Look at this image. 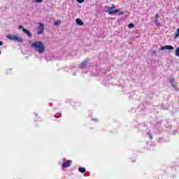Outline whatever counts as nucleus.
<instances>
[{
  "label": "nucleus",
  "instance_id": "15",
  "mask_svg": "<svg viewBox=\"0 0 179 179\" xmlns=\"http://www.w3.org/2000/svg\"><path fill=\"white\" fill-rule=\"evenodd\" d=\"M176 57H179V47L177 48V49L176 50Z\"/></svg>",
  "mask_w": 179,
  "mask_h": 179
},
{
  "label": "nucleus",
  "instance_id": "24",
  "mask_svg": "<svg viewBox=\"0 0 179 179\" xmlns=\"http://www.w3.org/2000/svg\"><path fill=\"white\" fill-rule=\"evenodd\" d=\"M155 19H159V14H156Z\"/></svg>",
  "mask_w": 179,
  "mask_h": 179
},
{
  "label": "nucleus",
  "instance_id": "21",
  "mask_svg": "<svg viewBox=\"0 0 179 179\" xmlns=\"http://www.w3.org/2000/svg\"><path fill=\"white\" fill-rule=\"evenodd\" d=\"M35 2H36L37 3H41V2H43V0H35Z\"/></svg>",
  "mask_w": 179,
  "mask_h": 179
},
{
  "label": "nucleus",
  "instance_id": "27",
  "mask_svg": "<svg viewBox=\"0 0 179 179\" xmlns=\"http://www.w3.org/2000/svg\"><path fill=\"white\" fill-rule=\"evenodd\" d=\"M0 55H1V51H0Z\"/></svg>",
  "mask_w": 179,
  "mask_h": 179
},
{
  "label": "nucleus",
  "instance_id": "6",
  "mask_svg": "<svg viewBox=\"0 0 179 179\" xmlns=\"http://www.w3.org/2000/svg\"><path fill=\"white\" fill-rule=\"evenodd\" d=\"M159 50L161 51H163V50H174V47L171 45H165V46L161 47Z\"/></svg>",
  "mask_w": 179,
  "mask_h": 179
},
{
  "label": "nucleus",
  "instance_id": "1",
  "mask_svg": "<svg viewBox=\"0 0 179 179\" xmlns=\"http://www.w3.org/2000/svg\"><path fill=\"white\" fill-rule=\"evenodd\" d=\"M31 48H34L38 54H43L45 51V46L41 41H36L31 45Z\"/></svg>",
  "mask_w": 179,
  "mask_h": 179
},
{
  "label": "nucleus",
  "instance_id": "19",
  "mask_svg": "<svg viewBox=\"0 0 179 179\" xmlns=\"http://www.w3.org/2000/svg\"><path fill=\"white\" fill-rule=\"evenodd\" d=\"M108 79L107 78H105L104 80L103 81V85H107L106 82H108Z\"/></svg>",
  "mask_w": 179,
  "mask_h": 179
},
{
  "label": "nucleus",
  "instance_id": "25",
  "mask_svg": "<svg viewBox=\"0 0 179 179\" xmlns=\"http://www.w3.org/2000/svg\"><path fill=\"white\" fill-rule=\"evenodd\" d=\"M3 43L2 41H0V45H3Z\"/></svg>",
  "mask_w": 179,
  "mask_h": 179
},
{
  "label": "nucleus",
  "instance_id": "9",
  "mask_svg": "<svg viewBox=\"0 0 179 179\" xmlns=\"http://www.w3.org/2000/svg\"><path fill=\"white\" fill-rule=\"evenodd\" d=\"M76 22L77 24H78L79 26H83V22L82 20L78 18V19H76Z\"/></svg>",
  "mask_w": 179,
  "mask_h": 179
},
{
  "label": "nucleus",
  "instance_id": "18",
  "mask_svg": "<svg viewBox=\"0 0 179 179\" xmlns=\"http://www.w3.org/2000/svg\"><path fill=\"white\" fill-rule=\"evenodd\" d=\"M176 37H179V28L176 30Z\"/></svg>",
  "mask_w": 179,
  "mask_h": 179
},
{
  "label": "nucleus",
  "instance_id": "13",
  "mask_svg": "<svg viewBox=\"0 0 179 179\" xmlns=\"http://www.w3.org/2000/svg\"><path fill=\"white\" fill-rule=\"evenodd\" d=\"M155 24H157V26H160V23H159L158 18H155Z\"/></svg>",
  "mask_w": 179,
  "mask_h": 179
},
{
  "label": "nucleus",
  "instance_id": "26",
  "mask_svg": "<svg viewBox=\"0 0 179 179\" xmlns=\"http://www.w3.org/2000/svg\"><path fill=\"white\" fill-rule=\"evenodd\" d=\"M9 71H11V69H9Z\"/></svg>",
  "mask_w": 179,
  "mask_h": 179
},
{
  "label": "nucleus",
  "instance_id": "20",
  "mask_svg": "<svg viewBox=\"0 0 179 179\" xmlns=\"http://www.w3.org/2000/svg\"><path fill=\"white\" fill-rule=\"evenodd\" d=\"M148 136H149L150 139H153V137L150 133H148Z\"/></svg>",
  "mask_w": 179,
  "mask_h": 179
},
{
  "label": "nucleus",
  "instance_id": "2",
  "mask_svg": "<svg viewBox=\"0 0 179 179\" xmlns=\"http://www.w3.org/2000/svg\"><path fill=\"white\" fill-rule=\"evenodd\" d=\"M7 38L10 40L11 41H17L18 43H23V38L18 37L17 36L15 35H7Z\"/></svg>",
  "mask_w": 179,
  "mask_h": 179
},
{
  "label": "nucleus",
  "instance_id": "11",
  "mask_svg": "<svg viewBox=\"0 0 179 179\" xmlns=\"http://www.w3.org/2000/svg\"><path fill=\"white\" fill-rule=\"evenodd\" d=\"M78 171H80V173H85L86 172V169H85L84 167H79L78 168Z\"/></svg>",
  "mask_w": 179,
  "mask_h": 179
},
{
  "label": "nucleus",
  "instance_id": "14",
  "mask_svg": "<svg viewBox=\"0 0 179 179\" xmlns=\"http://www.w3.org/2000/svg\"><path fill=\"white\" fill-rule=\"evenodd\" d=\"M134 27H135V25L133 23H130L128 25L129 29H132Z\"/></svg>",
  "mask_w": 179,
  "mask_h": 179
},
{
  "label": "nucleus",
  "instance_id": "17",
  "mask_svg": "<svg viewBox=\"0 0 179 179\" xmlns=\"http://www.w3.org/2000/svg\"><path fill=\"white\" fill-rule=\"evenodd\" d=\"M91 120L92 121H94L95 122H97V121H99V120L97 118H93V116H91Z\"/></svg>",
  "mask_w": 179,
  "mask_h": 179
},
{
  "label": "nucleus",
  "instance_id": "23",
  "mask_svg": "<svg viewBox=\"0 0 179 179\" xmlns=\"http://www.w3.org/2000/svg\"><path fill=\"white\" fill-rule=\"evenodd\" d=\"M18 29H19V30H20V29H23V26L19 25Z\"/></svg>",
  "mask_w": 179,
  "mask_h": 179
},
{
  "label": "nucleus",
  "instance_id": "12",
  "mask_svg": "<svg viewBox=\"0 0 179 179\" xmlns=\"http://www.w3.org/2000/svg\"><path fill=\"white\" fill-rule=\"evenodd\" d=\"M61 24V20H57L54 22L55 26H59Z\"/></svg>",
  "mask_w": 179,
  "mask_h": 179
},
{
  "label": "nucleus",
  "instance_id": "8",
  "mask_svg": "<svg viewBox=\"0 0 179 179\" xmlns=\"http://www.w3.org/2000/svg\"><path fill=\"white\" fill-rule=\"evenodd\" d=\"M22 31H23L24 33H25V34H27V36H28V37H31V32L29 31V30H27V29L23 28V29H22Z\"/></svg>",
  "mask_w": 179,
  "mask_h": 179
},
{
  "label": "nucleus",
  "instance_id": "22",
  "mask_svg": "<svg viewBox=\"0 0 179 179\" xmlns=\"http://www.w3.org/2000/svg\"><path fill=\"white\" fill-rule=\"evenodd\" d=\"M77 1L78 2V3H83V2H85V0H77Z\"/></svg>",
  "mask_w": 179,
  "mask_h": 179
},
{
  "label": "nucleus",
  "instance_id": "5",
  "mask_svg": "<svg viewBox=\"0 0 179 179\" xmlns=\"http://www.w3.org/2000/svg\"><path fill=\"white\" fill-rule=\"evenodd\" d=\"M72 164V160H66L65 162L62 164V167L64 169H66L68 167H71V165Z\"/></svg>",
  "mask_w": 179,
  "mask_h": 179
},
{
  "label": "nucleus",
  "instance_id": "4",
  "mask_svg": "<svg viewBox=\"0 0 179 179\" xmlns=\"http://www.w3.org/2000/svg\"><path fill=\"white\" fill-rule=\"evenodd\" d=\"M44 33V24L40 23L38 26L37 34H43Z\"/></svg>",
  "mask_w": 179,
  "mask_h": 179
},
{
  "label": "nucleus",
  "instance_id": "16",
  "mask_svg": "<svg viewBox=\"0 0 179 179\" xmlns=\"http://www.w3.org/2000/svg\"><path fill=\"white\" fill-rule=\"evenodd\" d=\"M59 117H61V113H57V114L54 115L55 118H59Z\"/></svg>",
  "mask_w": 179,
  "mask_h": 179
},
{
  "label": "nucleus",
  "instance_id": "7",
  "mask_svg": "<svg viewBox=\"0 0 179 179\" xmlns=\"http://www.w3.org/2000/svg\"><path fill=\"white\" fill-rule=\"evenodd\" d=\"M87 62H88L87 60H84V61L81 63V65H80V68L81 69H86V65H87Z\"/></svg>",
  "mask_w": 179,
  "mask_h": 179
},
{
  "label": "nucleus",
  "instance_id": "3",
  "mask_svg": "<svg viewBox=\"0 0 179 179\" xmlns=\"http://www.w3.org/2000/svg\"><path fill=\"white\" fill-rule=\"evenodd\" d=\"M115 8V6L112 5V7H108L105 12L108 15H115V13H118V10H113Z\"/></svg>",
  "mask_w": 179,
  "mask_h": 179
},
{
  "label": "nucleus",
  "instance_id": "10",
  "mask_svg": "<svg viewBox=\"0 0 179 179\" xmlns=\"http://www.w3.org/2000/svg\"><path fill=\"white\" fill-rule=\"evenodd\" d=\"M170 83L173 87H176V80L174 78H171Z\"/></svg>",
  "mask_w": 179,
  "mask_h": 179
}]
</instances>
